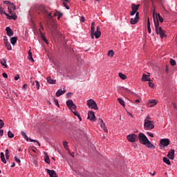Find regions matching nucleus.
I'll return each mask as SVG.
<instances>
[{"label":"nucleus","mask_w":177,"mask_h":177,"mask_svg":"<svg viewBox=\"0 0 177 177\" xmlns=\"http://www.w3.org/2000/svg\"><path fill=\"white\" fill-rule=\"evenodd\" d=\"M138 139L141 145H144L148 149H156V146L149 140V138H147V136L145 133H140Z\"/></svg>","instance_id":"obj_1"},{"label":"nucleus","mask_w":177,"mask_h":177,"mask_svg":"<svg viewBox=\"0 0 177 177\" xmlns=\"http://www.w3.org/2000/svg\"><path fill=\"white\" fill-rule=\"evenodd\" d=\"M154 26L156 32L158 35H160L161 39H162V38H164L165 37H167V35H165V32L164 31V30H162V28L160 26V23L158 21H155Z\"/></svg>","instance_id":"obj_2"},{"label":"nucleus","mask_w":177,"mask_h":177,"mask_svg":"<svg viewBox=\"0 0 177 177\" xmlns=\"http://www.w3.org/2000/svg\"><path fill=\"white\" fill-rule=\"evenodd\" d=\"M91 34H93L96 39L100 38V35H102V32H100V28L99 26L97 27V30L95 31V22L91 23Z\"/></svg>","instance_id":"obj_3"},{"label":"nucleus","mask_w":177,"mask_h":177,"mask_svg":"<svg viewBox=\"0 0 177 177\" xmlns=\"http://www.w3.org/2000/svg\"><path fill=\"white\" fill-rule=\"evenodd\" d=\"M144 129H145V131H150L151 129H154V121L145 120Z\"/></svg>","instance_id":"obj_4"},{"label":"nucleus","mask_w":177,"mask_h":177,"mask_svg":"<svg viewBox=\"0 0 177 177\" xmlns=\"http://www.w3.org/2000/svg\"><path fill=\"white\" fill-rule=\"evenodd\" d=\"M87 106L88 109H92L93 110H98L97 104L93 100V99H90L87 100Z\"/></svg>","instance_id":"obj_5"},{"label":"nucleus","mask_w":177,"mask_h":177,"mask_svg":"<svg viewBox=\"0 0 177 177\" xmlns=\"http://www.w3.org/2000/svg\"><path fill=\"white\" fill-rule=\"evenodd\" d=\"M127 140H129L131 143H135L138 140V135L135 133H131L127 135Z\"/></svg>","instance_id":"obj_6"},{"label":"nucleus","mask_w":177,"mask_h":177,"mask_svg":"<svg viewBox=\"0 0 177 177\" xmlns=\"http://www.w3.org/2000/svg\"><path fill=\"white\" fill-rule=\"evenodd\" d=\"M21 134L22 135L23 138L27 141V142H36V145L37 146H39V147H41V144L37 141V140H32L31 138H29L28 136H27V134H26V132L24 131H21Z\"/></svg>","instance_id":"obj_7"},{"label":"nucleus","mask_w":177,"mask_h":177,"mask_svg":"<svg viewBox=\"0 0 177 177\" xmlns=\"http://www.w3.org/2000/svg\"><path fill=\"white\" fill-rule=\"evenodd\" d=\"M167 146H169V139L163 138L160 140V149H164V147H167Z\"/></svg>","instance_id":"obj_8"},{"label":"nucleus","mask_w":177,"mask_h":177,"mask_svg":"<svg viewBox=\"0 0 177 177\" xmlns=\"http://www.w3.org/2000/svg\"><path fill=\"white\" fill-rule=\"evenodd\" d=\"M97 122L100 124L102 129H103L104 131L109 132V130H107V127H106V124H104V122H103V119L99 118Z\"/></svg>","instance_id":"obj_9"},{"label":"nucleus","mask_w":177,"mask_h":177,"mask_svg":"<svg viewBox=\"0 0 177 177\" xmlns=\"http://www.w3.org/2000/svg\"><path fill=\"white\" fill-rule=\"evenodd\" d=\"M88 120H90V121H93L95 122L96 121V116H95V112L93 111H88Z\"/></svg>","instance_id":"obj_10"},{"label":"nucleus","mask_w":177,"mask_h":177,"mask_svg":"<svg viewBox=\"0 0 177 177\" xmlns=\"http://www.w3.org/2000/svg\"><path fill=\"white\" fill-rule=\"evenodd\" d=\"M139 21V12H136V17L130 20L131 24H136Z\"/></svg>","instance_id":"obj_11"},{"label":"nucleus","mask_w":177,"mask_h":177,"mask_svg":"<svg viewBox=\"0 0 177 177\" xmlns=\"http://www.w3.org/2000/svg\"><path fill=\"white\" fill-rule=\"evenodd\" d=\"M8 10L10 15H13V12L12 10H16V6H15V3H11L10 5L8 6Z\"/></svg>","instance_id":"obj_12"},{"label":"nucleus","mask_w":177,"mask_h":177,"mask_svg":"<svg viewBox=\"0 0 177 177\" xmlns=\"http://www.w3.org/2000/svg\"><path fill=\"white\" fill-rule=\"evenodd\" d=\"M167 158H169V160H174L175 158V150L171 149L169 151L167 154Z\"/></svg>","instance_id":"obj_13"},{"label":"nucleus","mask_w":177,"mask_h":177,"mask_svg":"<svg viewBox=\"0 0 177 177\" xmlns=\"http://www.w3.org/2000/svg\"><path fill=\"white\" fill-rule=\"evenodd\" d=\"M46 171L50 177H59L57 176V174H56V171H55V170H50L49 169H47Z\"/></svg>","instance_id":"obj_14"},{"label":"nucleus","mask_w":177,"mask_h":177,"mask_svg":"<svg viewBox=\"0 0 177 177\" xmlns=\"http://www.w3.org/2000/svg\"><path fill=\"white\" fill-rule=\"evenodd\" d=\"M6 16L8 20H17V15H9V14H6Z\"/></svg>","instance_id":"obj_15"},{"label":"nucleus","mask_w":177,"mask_h":177,"mask_svg":"<svg viewBox=\"0 0 177 177\" xmlns=\"http://www.w3.org/2000/svg\"><path fill=\"white\" fill-rule=\"evenodd\" d=\"M63 146H64V149H66V150H67L68 151L69 154H71V156H72V157H74V155H73L70 152V149H68V142L67 141L63 142Z\"/></svg>","instance_id":"obj_16"},{"label":"nucleus","mask_w":177,"mask_h":177,"mask_svg":"<svg viewBox=\"0 0 177 177\" xmlns=\"http://www.w3.org/2000/svg\"><path fill=\"white\" fill-rule=\"evenodd\" d=\"M6 31L8 37H12V35H13V30H12V28H10V27H6Z\"/></svg>","instance_id":"obj_17"},{"label":"nucleus","mask_w":177,"mask_h":177,"mask_svg":"<svg viewBox=\"0 0 177 177\" xmlns=\"http://www.w3.org/2000/svg\"><path fill=\"white\" fill-rule=\"evenodd\" d=\"M158 20L159 21H160V23H164V19L161 17V15L159 13L156 14V21L154 20V22L158 21ZM159 21L158 23H160Z\"/></svg>","instance_id":"obj_18"},{"label":"nucleus","mask_w":177,"mask_h":177,"mask_svg":"<svg viewBox=\"0 0 177 177\" xmlns=\"http://www.w3.org/2000/svg\"><path fill=\"white\" fill-rule=\"evenodd\" d=\"M148 104H149V107H154L157 104V101L156 100H151L148 101Z\"/></svg>","instance_id":"obj_19"},{"label":"nucleus","mask_w":177,"mask_h":177,"mask_svg":"<svg viewBox=\"0 0 177 177\" xmlns=\"http://www.w3.org/2000/svg\"><path fill=\"white\" fill-rule=\"evenodd\" d=\"M66 93V90L59 89L56 92V96H57V97H59L62 96V95H64V93Z\"/></svg>","instance_id":"obj_20"},{"label":"nucleus","mask_w":177,"mask_h":177,"mask_svg":"<svg viewBox=\"0 0 177 177\" xmlns=\"http://www.w3.org/2000/svg\"><path fill=\"white\" fill-rule=\"evenodd\" d=\"M139 6H140V5L138 4V5H136L135 3H133L131 5V9L132 10H133L134 12H138V10H139Z\"/></svg>","instance_id":"obj_21"},{"label":"nucleus","mask_w":177,"mask_h":177,"mask_svg":"<svg viewBox=\"0 0 177 177\" xmlns=\"http://www.w3.org/2000/svg\"><path fill=\"white\" fill-rule=\"evenodd\" d=\"M44 161L46 162V164H50V159L49 158V156H48V153L46 152H44Z\"/></svg>","instance_id":"obj_22"},{"label":"nucleus","mask_w":177,"mask_h":177,"mask_svg":"<svg viewBox=\"0 0 177 177\" xmlns=\"http://www.w3.org/2000/svg\"><path fill=\"white\" fill-rule=\"evenodd\" d=\"M47 82H48V84H56V80H53V79H52V77H50V76H48V77H47Z\"/></svg>","instance_id":"obj_23"},{"label":"nucleus","mask_w":177,"mask_h":177,"mask_svg":"<svg viewBox=\"0 0 177 177\" xmlns=\"http://www.w3.org/2000/svg\"><path fill=\"white\" fill-rule=\"evenodd\" d=\"M0 63H1V66H3V67H5V68H8V65L6 64V59L5 58H3L0 61Z\"/></svg>","instance_id":"obj_24"},{"label":"nucleus","mask_w":177,"mask_h":177,"mask_svg":"<svg viewBox=\"0 0 177 177\" xmlns=\"http://www.w3.org/2000/svg\"><path fill=\"white\" fill-rule=\"evenodd\" d=\"M17 42V38L16 37H13L10 38V43L12 45H16V43Z\"/></svg>","instance_id":"obj_25"},{"label":"nucleus","mask_w":177,"mask_h":177,"mask_svg":"<svg viewBox=\"0 0 177 177\" xmlns=\"http://www.w3.org/2000/svg\"><path fill=\"white\" fill-rule=\"evenodd\" d=\"M0 156H1V161H2L4 164H6V159L5 158V153H3V152H1Z\"/></svg>","instance_id":"obj_26"},{"label":"nucleus","mask_w":177,"mask_h":177,"mask_svg":"<svg viewBox=\"0 0 177 177\" xmlns=\"http://www.w3.org/2000/svg\"><path fill=\"white\" fill-rule=\"evenodd\" d=\"M5 45L8 50H12V45H10V43H9V41H6Z\"/></svg>","instance_id":"obj_27"},{"label":"nucleus","mask_w":177,"mask_h":177,"mask_svg":"<svg viewBox=\"0 0 177 177\" xmlns=\"http://www.w3.org/2000/svg\"><path fill=\"white\" fill-rule=\"evenodd\" d=\"M74 102H73V100H68V101H66V106L70 108L71 106H73Z\"/></svg>","instance_id":"obj_28"},{"label":"nucleus","mask_w":177,"mask_h":177,"mask_svg":"<svg viewBox=\"0 0 177 177\" xmlns=\"http://www.w3.org/2000/svg\"><path fill=\"white\" fill-rule=\"evenodd\" d=\"M142 80L144 82L150 81V79L149 78V76L147 75H146V74H143Z\"/></svg>","instance_id":"obj_29"},{"label":"nucleus","mask_w":177,"mask_h":177,"mask_svg":"<svg viewBox=\"0 0 177 177\" xmlns=\"http://www.w3.org/2000/svg\"><path fill=\"white\" fill-rule=\"evenodd\" d=\"M163 162H165V164H167V165H171V161L167 157L163 158Z\"/></svg>","instance_id":"obj_30"},{"label":"nucleus","mask_w":177,"mask_h":177,"mask_svg":"<svg viewBox=\"0 0 177 177\" xmlns=\"http://www.w3.org/2000/svg\"><path fill=\"white\" fill-rule=\"evenodd\" d=\"M118 102L121 104V106H123V107H125V102L122 98H118Z\"/></svg>","instance_id":"obj_31"},{"label":"nucleus","mask_w":177,"mask_h":177,"mask_svg":"<svg viewBox=\"0 0 177 177\" xmlns=\"http://www.w3.org/2000/svg\"><path fill=\"white\" fill-rule=\"evenodd\" d=\"M0 15H5V16H6V15H8V13H6V12H5V9L3 8H2V6L0 5Z\"/></svg>","instance_id":"obj_32"},{"label":"nucleus","mask_w":177,"mask_h":177,"mask_svg":"<svg viewBox=\"0 0 177 177\" xmlns=\"http://www.w3.org/2000/svg\"><path fill=\"white\" fill-rule=\"evenodd\" d=\"M28 60L34 62V58H32V53H31V50L28 51Z\"/></svg>","instance_id":"obj_33"},{"label":"nucleus","mask_w":177,"mask_h":177,"mask_svg":"<svg viewBox=\"0 0 177 177\" xmlns=\"http://www.w3.org/2000/svg\"><path fill=\"white\" fill-rule=\"evenodd\" d=\"M119 77L121 78V80H127V75L122 73H119Z\"/></svg>","instance_id":"obj_34"},{"label":"nucleus","mask_w":177,"mask_h":177,"mask_svg":"<svg viewBox=\"0 0 177 177\" xmlns=\"http://www.w3.org/2000/svg\"><path fill=\"white\" fill-rule=\"evenodd\" d=\"M69 109H71V111H72V113L73 111H75L76 109H77V106H75V104L72 105L71 106H69L68 108Z\"/></svg>","instance_id":"obj_35"},{"label":"nucleus","mask_w":177,"mask_h":177,"mask_svg":"<svg viewBox=\"0 0 177 177\" xmlns=\"http://www.w3.org/2000/svg\"><path fill=\"white\" fill-rule=\"evenodd\" d=\"M57 15H58V12L57 11L56 12H54L53 15H52V13H49L48 16L50 17V19H52L53 17H56Z\"/></svg>","instance_id":"obj_36"},{"label":"nucleus","mask_w":177,"mask_h":177,"mask_svg":"<svg viewBox=\"0 0 177 177\" xmlns=\"http://www.w3.org/2000/svg\"><path fill=\"white\" fill-rule=\"evenodd\" d=\"M108 56L113 57L114 56V51L113 50H110L108 51Z\"/></svg>","instance_id":"obj_37"},{"label":"nucleus","mask_w":177,"mask_h":177,"mask_svg":"<svg viewBox=\"0 0 177 177\" xmlns=\"http://www.w3.org/2000/svg\"><path fill=\"white\" fill-rule=\"evenodd\" d=\"M67 3H68V2L64 1L63 2V6H64V8H66V9H67V10H69L70 7L68 6V5H67Z\"/></svg>","instance_id":"obj_38"},{"label":"nucleus","mask_w":177,"mask_h":177,"mask_svg":"<svg viewBox=\"0 0 177 177\" xmlns=\"http://www.w3.org/2000/svg\"><path fill=\"white\" fill-rule=\"evenodd\" d=\"M170 64H171V66H176V61H175L173 59H170Z\"/></svg>","instance_id":"obj_39"},{"label":"nucleus","mask_w":177,"mask_h":177,"mask_svg":"<svg viewBox=\"0 0 177 177\" xmlns=\"http://www.w3.org/2000/svg\"><path fill=\"white\" fill-rule=\"evenodd\" d=\"M57 19L58 20H60V19H62V17H63V13L57 11Z\"/></svg>","instance_id":"obj_40"},{"label":"nucleus","mask_w":177,"mask_h":177,"mask_svg":"<svg viewBox=\"0 0 177 177\" xmlns=\"http://www.w3.org/2000/svg\"><path fill=\"white\" fill-rule=\"evenodd\" d=\"M41 37L43 39V41L44 42H46V44H48V40L46 39V37H45V35H44L43 34L41 35Z\"/></svg>","instance_id":"obj_41"},{"label":"nucleus","mask_w":177,"mask_h":177,"mask_svg":"<svg viewBox=\"0 0 177 177\" xmlns=\"http://www.w3.org/2000/svg\"><path fill=\"white\" fill-rule=\"evenodd\" d=\"M8 138H14L15 134H13V133H12V131H8Z\"/></svg>","instance_id":"obj_42"},{"label":"nucleus","mask_w":177,"mask_h":177,"mask_svg":"<svg viewBox=\"0 0 177 177\" xmlns=\"http://www.w3.org/2000/svg\"><path fill=\"white\" fill-rule=\"evenodd\" d=\"M3 125H5V123L3 122V120L0 119V129H2Z\"/></svg>","instance_id":"obj_43"},{"label":"nucleus","mask_w":177,"mask_h":177,"mask_svg":"<svg viewBox=\"0 0 177 177\" xmlns=\"http://www.w3.org/2000/svg\"><path fill=\"white\" fill-rule=\"evenodd\" d=\"M15 161H16V162H18V164H20V162H21V160H20V159L17 158V156H15Z\"/></svg>","instance_id":"obj_44"},{"label":"nucleus","mask_w":177,"mask_h":177,"mask_svg":"<svg viewBox=\"0 0 177 177\" xmlns=\"http://www.w3.org/2000/svg\"><path fill=\"white\" fill-rule=\"evenodd\" d=\"M3 3L5 5H8V6L10 5V3H12V2L9 1H3Z\"/></svg>","instance_id":"obj_45"},{"label":"nucleus","mask_w":177,"mask_h":177,"mask_svg":"<svg viewBox=\"0 0 177 177\" xmlns=\"http://www.w3.org/2000/svg\"><path fill=\"white\" fill-rule=\"evenodd\" d=\"M72 113H73L74 115H76L77 117L80 115L77 110L73 111Z\"/></svg>","instance_id":"obj_46"},{"label":"nucleus","mask_w":177,"mask_h":177,"mask_svg":"<svg viewBox=\"0 0 177 177\" xmlns=\"http://www.w3.org/2000/svg\"><path fill=\"white\" fill-rule=\"evenodd\" d=\"M149 86L150 88H154V84H153V82H149Z\"/></svg>","instance_id":"obj_47"},{"label":"nucleus","mask_w":177,"mask_h":177,"mask_svg":"<svg viewBox=\"0 0 177 177\" xmlns=\"http://www.w3.org/2000/svg\"><path fill=\"white\" fill-rule=\"evenodd\" d=\"M43 13L45 15V16H48V10L46 9H44L43 10Z\"/></svg>","instance_id":"obj_48"},{"label":"nucleus","mask_w":177,"mask_h":177,"mask_svg":"<svg viewBox=\"0 0 177 177\" xmlns=\"http://www.w3.org/2000/svg\"><path fill=\"white\" fill-rule=\"evenodd\" d=\"M147 133L150 136V138H154V134H153V133L147 132Z\"/></svg>","instance_id":"obj_49"},{"label":"nucleus","mask_w":177,"mask_h":177,"mask_svg":"<svg viewBox=\"0 0 177 177\" xmlns=\"http://www.w3.org/2000/svg\"><path fill=\"white\" fill-rule=\"evenodd\" d=\"M36 88H37V89H39V82H38V80L36 81Z\"/></svg>","instance_id":"obj_50"},{"label":"nucleus","mask_w":177,"mask_h":177,"mask_svg":"<svg viewBox=\"0 0 177 177\" xmlns=\"http://www.w3.org/2000/svg\"><path fill=\"white\" fill-rule=\"evenodd\" d=\"M136 11H133V10H132L131 12H130V15H131V16H134L135 15H136Z\"/></svg>","instance_id":"obj_51"},{"label":"nucleus","mask_w":177,"mask_h":177,"mask_svg":"<svg viewBox=\"0 0 177 177\" xmlns=\"http://www.w3.org/2000/svg\"><path fill=\"white\" fill-rule=\"evenodd\" d=\"M19 78H20V75H17L14 77V80H15V81H17V80H19Z\"/></svg>","instance_id":"obj_52"},{"label":"nucleus","mask_w":177,"mask_h":177,"mask_svg":"<svg viewBox=\"0 0 177 177\" xmlns=\"http://www.w3.org/2000/svg\"><path fill=\"white\" fill-rule=\"evenodd\" d=\"M54 102H55L56 106H59V101L57 100V99H54Z\"/></svg>","instance_id":"obj_53"},{"label":"nucleus","mask_w":177,"mask_h":177,"mask_svg":"<svg viewBox=\"0 0 177 177\" xmlns=\"http://www.w3.org/2000/svg\"><path fill=\"white\" fill-rule=\"evenodd\" d=\"M2 75L3 78H8V74L6 73H3Z\"/></svg>","instance_id":"obj_54"},{"label":"nucleus","mask_w":177,"mask_h":177,"mask_svg":"<svg viewBox=\"0 0 177 177\" xmlns=\"http://www.w3.org/2000/svg\"><path fill=\"white\" fill-rule=\"evenodd\" d=\"M80 21H82V23H84L85 21V17H81Z\"/></svg>","instance_id":"obj_55"},{"label":"nucleus","mask_w":177,"mask_h":177,"mask_svg":"<svg viewBox=\"0 0 177 177\" xmlns=\"http://www.w3.org/2000/svg\"><path fill=\"white\" fill-rule=\"evenodd\" d=\"M147 27H150V18L147 19Z\"/></svg>","instance_id":"obj_56"},{"label":"nucleus","mask_w":177,"mask_h":177,"mask_svg":"<svg viewBox=\"0 0 177 177\" xmlns=\"http://www.w3.org/2000/svg\"><path fill=\"white\" fill-rule=\"evenodd\" d=\"M147 28L149 34H151V28H150V26H148Z\"/></svg>","instance_id":"obj_57"},{"label":"nucleus","mask_w":177,"mask_h":177,"mask_svg":"<svg viewBox=\"0 0 177 177\" xmlns=\"http://www.w3.org/2000/svg\"><path fill=\"white\" fill-rule=\"evenodd\" d=\"M145 120H147V121H150V120H151V118H150V116H147Z\"/></svg>","instance_id":"obj_58"},{"label":"nucleus","mask_w":177,"mask_h":177,"mask_svg":"<svg viewBox=\"0 0 177 177\" xmlns=\"http://www.w3.org/2000/svg\"><path fill=\"white\" fill-rule=\"evenodd\" d=\"M0 136H3V130L0 129Z\"/></svg>","instance_id":"obj_59"},{"label":"nucleus","mask_w":177,"mask_h":177,"mask_svg":"<svg viewBox=\"0 0 177 177\" xmlns=\"http://www.w3.org/2000/svg\"><path fill=\"white\" fill-rule=\"evenodd\" d=\"M9 157H10V156L9 154H6V160H9Z\"/></svg>","instance_id":"obj_60"},{"label":"nucleus","mask_w":177,"mask_h":177,"mask_svg":"<svg viewBox=\"0 0 177 177\" xmlns=\"http://www.w3.org/2000/svg\"><path fill=\"white\" fill-rule=\"evenodd\" d=\"M150 174V175H152V176H154V175H156V171H153V173H151V172H150L149 173Z\"/></svg>","instance_id":"obj_61"},{"label":"nucleus","mask_w":177,"mask_h":177,"mask_svg":"<svg viewBox=\"0 0 177 177\" xmlns=\"http://www.w3.org/2000/svg\"><path fill=\"white\" fill-rule=\"evenodd\" d=\"M77 118L80 120V121H82V118H81V115H78Z\"/></svg>","instance_id":"obj_62"},{"label":"nucleus","mask_w":177,"mask_h":177,"mask_svg":"<svg viewBox=\"0 0 177 177\" xmlns=\"http://www.w3.org/2000/svg\"><path fill=\"white\" fill-rule=\"evenodd\" d=\"M23 88H24V89H26V88H27V84H24Z\"/></svg>","instance_id":"obj_63"},{"label":"nucleus","mask_w":177,"mask_h":177,"mask_svg":"<svg viewBox=\"0 0 177 177\" xmlns=\"http://www.w3.org/2000/svg\"><path fill=\"white\" fill-rule=\"evenodd\" d=\"M6 154H9V149H6Z\"/></svg>","instance_id":"obj_64"}]
</instances>
